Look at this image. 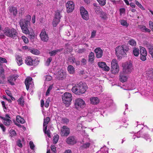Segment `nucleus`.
Instances as JSON below:
<instances>
[{"mask_svg": "<svg viewBox=\"0 0 153 153\" xmlns=\"http://www.w3.org/2000/svg\"><path fill=\"white\" fill-rule=\"evenodd\" d=\"M31 19V16L27 15L25 19H21L20 21L19 24L22 30L23 33L28 34L29 33L28 26L30 25V21Z\"/></svg>", "mask_w": 153, "mask_h": 153, "instance_id": "nucleus-1", "label": "nucleus"}, {"mask_svg": "<svg viewBox=\"0 0 153 153\" xmlns=\"http://www.w3.org/2000/svg\"><path fill=\"white\" fill-rule=\"evenodd\" d=\"M88 88V87L86 84L80 82L74 86L71 91L75 94L80 95L84 93Z\"/></svg>", "mask_w": 153, "mask_h": 153, "instance_id": "nucleus-2", "label": "nucleus"}, {"mask_svg": "<svg viewBox=\"0 0 153 153\" xmlns=\"http://www.w3.org/2000/svg\"><path fill=\"white\" fill-rule=\"evenodd\" d=\"M4 33L6 36L13 39H16L18 36V31L13 28L6 27L4 30Z\"/></svg>", "mask_w": 153, "mask_h": 153, "instance_id": "nucleus-3", "label": "nucleus"}, {"mask_svg": "<svg viewBox=\"0 0 153 153\" xmlns=\"http://www.w3.org/2000/svg\"><path fill=\"white\" fill-rule=\"evenodd\" d=\"M72 95L71 94L68 92H66L62 96V99L63 103L67 107H68L70 105L72 101Z\"/></svg>", "mask_w": 153, "mask_h": 153, "instance_id": "nucleus-4", "label": "nucleus"}, {"mask_svg": "<svg viewBox=\"0 0 153 153\" xmlns=\"http://www.w3.org/2000/svg\"><path fill=\"white\" fill-rule=\"evenodd\" d=\"M115 51L118 59H121L124 53L123 46V45L117 46L115 49Z\"/></svg>", "mask_w": 153, "mask_h": 153, "instance_id": "nucleus-5", "label": "nucleus"}, {"mask_svg": "<svg viewBox=\"0 0 153 153\" xmlns=\"http://www.w3.org/2000/svg\"><path fill=\"white\" fill-rule=\"evenodd\" d=\"M75 108L77 109L84 108L85 105V101L81 98L76 99L75 101Z\"/></svg>", "mask_w": 153, "mask_h": 153, "instance_id": "nucleus-6", "label": "nucleus"}, {"mask_svg": "<svg viewBox=\"0 0 153 153\" xmlns=\"http://www.w3.org/2000/svg\"><path fill=\"white\" fill-rule=\"evenodd\" d=\"M62 16L60 15V11L57 10L55 12V17L52 22L53 26L56 27L60 22Z\"/></svg>", "mask_w": 153, "mask_h": 153, "instance_id": "nucleus-7", "label": "nucleus"}, {"mask_svg": "<svg viewBox=\"0 0 153 153\" xmlns=\"http://www.w3.org/2000/svg\"><path fill=\"white\" fill-rule=\"evenodd\" d=\"M50 120V118L49 117H47L44 118L43 123V131L45 134H47L48 136L51 137V133L49 130L47 131V124H48Z\"/></svg>", "mask_w": 153, "mask_h": 153, "instance_id": "nucleus-8", "label": "nucleus"}, {"mask_svg": "<svg viewBox=\"0 0 153 153\" xmlns=\"http://www.w3.org/2000/svg\"><path fill=\"white\" fill-rule=\"evenodd\" d=\"M133 70V67L131 62H126L125 63V74H130Z\"/></svg>", "mask_w": 153, "mask_h": 153, "instance_id": "nucleus-9", "label": "nucleus"}, {"mask_svg": "<svg viewBox=\"0 0 153 153\" xmlns=\"http://www.w3.org/2000/svg\"><path fill=\"white\" fill-rule=\"evenodd\" d=\"M25 63L28 65L36 66L38 64L37 61L36 59H33L30 56L27 57L25 59Z\"/></svg>", "mask_w": 153, "mask_h": 153, "instance_id": "nucleus-10", "label": "nucleus"}, {"mask_svg": "<svg viewBox=\"0 0 153 153\" xmlns=\"http://www.w3.org/2000/svg\"><path fill=\"white\" fill-rule=\"evenodd\" d=\"M56 77L59 80H62L65 78L66 76V73L62 69L59 70L56 74Z\"/></svg>", "mask_w": 153, "mask_h": 153, "instance_id": "nucleus-11", "label": "nucleus"}, {"mask_svg": "<svg viewBox=\"0 0 153 153\" xmlns=\"http://www.w3.org/2000/svg\"><path fill=\"white\" fill-rule=\"evenodd\" d=\"M80 14L82 18L84 20H87L89 19V15L88 11L83 7L80 8Z\"/></svg>", "mask_w": 153, "mask_h": 153, "instance_id": "nucleus-12", "label": "nucleus"}, {"mask_svg": "<svg viewBox=\"0 0 153 153\" xmlns=\"http://www.w3.org/2000/svg\"><path fill=\"white\" fill-rule=\"evenodd\" d=\"M66 7L68 13L72 12L74 8V2L72 1H68L66 4Z\"/></svg>", "mask_w": 153, "mask_h": 153, "instance_id": "nucleus-13", "label": "nucleus"}, {"mask_svg": "<svg viewBox=\"0 0 153 153\" xmlns=\"http://www.w3.org/2000/svg\"><path fill=\"white\" fill-rule=\"evenodd\" d=\"M0 118L4 120L3 122L6 126H9L12 123V121L10 119V118L8 114L6 115L5 117H2L0 116Z\"/></svg>", "mask_w": 153, "mask_h": 153, "instance_id": "nucleus-14", "label": "nucleus"}, {"mask_svg": "<svg viewBox=\"0 0 153 153\" xmlns=\"http://www.w3.org/2000/svg\"><path fill=\"white\" fill-rule=\"evenodd\" d=\"M70 133V129L66 126H63L60 130V134L62 136H68Z\"/></svg>", "mask_w": 153, "mask_h": 153, "instance_id": "nucleus-15", "label": "nucleus"}, {"mask_svg": "<svg viewBox=\"0 0 153 153\" xmlns=\"http://www.w3.org/2000/svg\"><path fill=\"white\" fill-rule=\"evenodd\" d=\"M25 84L27 90H28L29 87H32L33 84L32 81V78L30 77H27L25 81Z\"/></svg>", "mask_w": 153, "mask_h": 153, "instance_id": "nucleus-16", "label": "nucleus"}, {"mask_svg": "<svg viewBox=\"0 0 153 153\" xmlns=\"http://www.w3.org/2000/svg\"><path fill=\"white\" fill-rule=\"evenodd\" d=\"M40 36L41 40L44 42H46L48 40L49 37L46 33L45 30H42L40 34Z\"/></svg>", "mask_w": 153, "mask_h": 153, "instance_id": "nucleus-17", "label": "nucleus"}, {"mask_svg": "<svg viewBox=\"0 0 153 153\" xmlns=\"http://www.w3.org/2000/svg\"><path fill=\"white\" fill-rule=\"evenodd\" d=\"M18 77L17 74L9 76L7 78V81L11 85H14V82Z\"/></svg>", "mask_w": 153, "mask_h": 153, "instance_id": "nucleus-18", "label": "nucleus"}, {"mask_svg": "<svg viewBox=\"0 0 153 153\" xmlns=\"http://www.w3.org/2000/svg\"><path fill=\"white\" fill-rule=\"evenodd\" d=\"M9 11L11 15L14 16H16L17 14V8L13 6H10L8 7Z\"/></svg>", "mask_w": 153, "mask_h": 153, "instance_id": "nucleus-19", "label": "nucleus"}, {"mask_svg": "<svg viewBox=\"0 0 153 153\" xmlns=\"http://www.w3.org/2000/svg\"><path fill=\"white\" fill-rule=\"evenodd\" d=\"M98 65L99 67L102 68L104 70L107 71L110 69L109 67L106 65L105 63L103 62H98Z\"/></svg>", "mask_w": 153, "mask_h": 153, "instance_id": "nucleus-20", "label": "nucleus"}, {"mask_svg": "<svg viewBox=\"0 0 153 153\" xmlns=\"http://www.w3.org/2000/svg\"><path fill=\"white\" fill-rule=\"evenodd\" d=\"M96 54V56L97 58H100L102 55L103 51L100 48H97L94 50Z\"/></svg>", "mask_w": 153, "mask_h": 153, "instance_id": "nucleus-21", "label": "nucleus"}, {"mask_svg": "<svg viewBox=\"0 0 153 153\" xmlns=\"http://www.w3.org/2000/svg\"><path fill=\"white\" fill-rule=\"evenodd\" d=\"M16 62L19 66H20L23 63L22 58V56L19 55H16Z\"/></svg>", "mask_w": 153, "mask_h": 153, "instance_id": "nucleus-22", "label": "nucleus"}, {"mask_svg": "<svg viewBox=\"0 0 153 153\" xmlns=\"http://www.w3.org/2000/svg\"><path fill=\"white\" fill-rule=\"evenodd\" d=\"M90 100L91 103L93 105H97L100 102V100L97 97H91Z\"/></svg>", "mask_w": 153, "mask_h": 153, "instance_id": "nucleus-23", "label": "nucleus"}, {"mask_svg": "<svg viewBox=\"0 0 153 153\" xmlns=\"http://www.w3.org/2000/svg\"><path fill=\"white\" fill-rule=\"evenodd\" d=\"M66 142L69 144L73 145L76 143V141L74 137H69L67 139Z\"/></svg>", "mask_w": 153, "mask_h": 153, "instance_id": "nucleus-24", "label": "nucleus"}, {"mask_svg": "<svg viewBox=\"0 0 153 153\" xmlns=\"http://www.w3.org/2000/svg\"><path fill=\"white\" fill-rule=\"evenodd\" d=\"M119 79L120 81L123 83V86H120L121 88L124 89V72L123 71L120 73L119 76Z\"/></svg>", "mask_w": 153, "mask_h": 153, "instance_id": "nucleus-25", "label": "nucleus"}, {"mask_svg": "<svg viewBox=\"0 0 153 153\" xmlns=\"http://www.w3.org/2000/svg\"><path fill=\"white\" fill-rule=\"evenodd\" d=\"M111 73L114 74L118 73L119 71V66H111Z\"/></svg>", "mask_w": 153, "mask_h": 153, "instance_id": "nucleus-26", "label": "nucleus"}, {"mask_svg": "<svg viewBox=\"0 0 153 153\" xmlns=\"http://www.w3.org/2000/svg\"><path fill=\"white\" fill-rule=\"evenodd\" d=\"M94 54L93 53L91 52L88 56V61L91 64L94 62Z\"/></svg>", "mask_w": 153, "mask_h": 153, "instance_id": "nucleus-27", "label": "nucleus"}, {"mask_svg": "<svg viewBox=\"0 0 153 153\" xmlns=\"http://www.w3.org/2000/svg\"><path fill=\"white\" fill-rule=\"evenodd\" d=\"M103 88L101 86H97L95 87V92L97 94H99L102 92Z\"/></svg>", "mask_w": 153, "mask_h": 153, "instance_id": "nucleus-28", "label": "nucleus"}, {"mask_svg": "<svg viewBox=\"0 0 153 153\" xmlns=\"http://www.w3.org/2000/svg\"><path fill=\"white\" fill-rule=\"evenodd\" d=\"M125 90H131L135 88L134 86L131 83H126Z\"/></svg>", "mask_w": 153, "mask_h": 153, "instance_id": "nucleus-29", "label": "nucleus"}, {"mask_svg": "<svg viewBox=\"0 0 153 153\" xmlns=\"http://www.w3.org/2000/svg\"><path fill=\"white\" fill-rule=\"evenodd\" d=\"M146 74L148 76V79H152L153 80V69L150 70L147 72Z\"/></svg>", "mask_w": 153, "mask_h": 153, "instance_id": "nucleus-30", "label": "nucleus"}, {"mask_svg": "<svg viewBox=\"0 0 153 153\" xmlns=\"http://www.w3.org/2000/svg\"><path fill=\"white\" fill-rule=\"evenodd\" d=\"M146 74L148 76V79H152L153 80V69L150 70L147 72Z\"/></svg>", "mask_w": 153, "mask_h": 153, "instance_id": "nucleus-31", "label": "nucleus"}, {"mask_svg": "<svg viewBox=\"0 0 153 153\" xmlns=\"http://www.w3.org/2000/svg\"><path fill=\"white\" fill-rule=\"evenodd\" d=\"M63 50L62 48H61L59 49H56L54 50L49 52V54H50L51 56H55L56 53L59 52H60Z\"/></svg>", "mask_w": 153, "mask_h": 153, "instance_id": "nucleus-32", "label": "nucleus"}, {"mask_svg": "<svg viewBox=\"0 0 153 153\" xmlns=\"http://www.w3.org/2000/svg\"><path fill=\"white\" fill-rule=\"evenodd\" d=\"M68 71L70 74H73L75 71L74 68L71 65H69L68 66Z\"/></svg>", "mask_w": 153, "mask_h": 153, "instance_id": "nucleus-33", "label": "nucleus"}, {"mask_svg": "<svg viewBox=\"0 0 153 153\" xmlns=\"http://www.w3.org/2000/svg\"><path fill=\"white\" fill-rule=\"evenodd\" d=\"M16 120L18 123L22 124L24 123L25 122V120L19 115L16 116Z\"/></svg>", "mask_w": 153, "mask_h": 153, "instance_id": "nucleus-34", "label": "nucleus"}, {"mask_svg": "<svg viewBox=\"0 0 153 153\" xmlns=\"http://www.w3.org/2000/svg\"><path fill=\"white\" fill-rule=\"evenodd\" d=\"M139 49L135 47L133 48V53L135 56H137L139 54Z\"/></svg>", "mask_w": 153, "mask_h": 153, "instance_id": "nucleus-35", "label": "nucleus"}, {"mask_svg": "<svg viewBox=\"0 0 153 153\" xmlns=\"http://www.w3.org/2000/svg\"><path fill=\"white\" fill-rule=\"evenodd\" d=\"M97 153H108V149L105 147L101 148L100 150Z\"/></svg>", "mask_w": 153, "mask_h": 153, "instance_id": "nucleus-36", "label": "nucleus"}, {"mask_svg": "<svg viewBox=\"0 0 153 153\" xmlns=\"http://www.w3.org/2000/svg\"><path fill=\"white\" fill-rule=\"evenodd\" d=\"M139 28L143 32H150L151 31L150 29L146 28V26L143 25L140 26Z\"/></svg>", "mask_w": 153, "mask_h": 153, "instance_id": "nucleus-37", "label": "nucleus"}, {"mask_svg": "<svg viewBox=\"0 0 153 153\" xmlns=\"http://www.w3.org/2000/svg\"><path fill=\"white\" fill-rule=\"evenodd\" d=\"M140 55H147L146 51L145 48L143 47L140 48Z\"/></svg>", "mask_w": 153, "mask_h": 153, "instance_id": "nucleus-38", "label": "nucleus"}, {"mask_svg": "<svg viewBox=\"0 0 153 153\" xmlns=\"http://www.w3.org/2000/svg\"><path fill=\"white\" fill-rule=\"evenodd\" d=\"M59 136L58 134L55 135L53 137V143L56 144L58 141L59 139Z\"/></svg>", "mask_w": 153, "mask_h": 153, "instance_id": "nucleus-39", "label": "nucleus"}, {"mask_svg": "<svg viewBox=\"0 0 153 153\" xmlns=\"http://www.w3.org/2000/svg\"><path fill=\"white\" fill-rule=\"evenodd\" d=\"M53 87V86L52 85H51L49 86L46 93V96H48L50 95V92L52 90Z\"/></svg>", "mask_w": 153, "mask_h": 153, "instance_id": "nucleus-40", "label": "nucleus"}, {"mask_svg": "<svg viewBox=\"0 0 153 153\" xmlns=\"http://www.w3.org/2000/svg\"><path fill=\"white\" fill-rule=\"evenodd\" d=\"M143 137L147 141L150 142L151 141V139L150 138L149 135L148 134H146L144 135Z\"/></svg>", "mask_w": 153, "mask_h": 153, "instance_id": "nucleus-41", "label": "nucleus"}, {"mask_svg": "<svg viewBox=\"0 0 153 153\" xmlns=\"http://www.w3.org/2000/svg\"><path fill=\"white\" fill-rule=\"evenodd\" d=\"M128 44L132 46H135L136 45V41L133 39H130L128 41Z\"/></svg>", "mask_w": 153, "mask_h": 153, "instance_id": "nucleus-42", "label": "nucleus"}, {"mask_svg": "<svg viewBox=\"0 0 153 153\" xmlns=\"http://www.w3.org/2000/svg\"><path fill=\"white\" fill-rule=\"evenodd\" d=\"M111 66H119L117 63V60L116 59H113L111 62Z\"/></svg>", "mask_w": 153, "mask_h": 153, "instance_id": "nucleus-43", "label": "nucleus"}, {"mask_svg": "<svg viewBox=\"0 0 153 153\" xmlns=\"http://www.w3.org/2000/svg\"><path fill=\"white\" fill-rule=\"evenodd\" d=\"M30 52L33 54L38 55L39 53V51L36 49H33L30 50Z\"/></svg>", "mask_w": 153, "mask_h": 153, "instance_id": "nucleus-44", "label": "nucleus"}, {"mask_svg": "<svg viewBox=\"0 0 153 153\" xmlns=\"http://www.w3.org/2000/svg\"><path fill=\"white\" fill-rule=\"evenodd\" d=\"M135 2L136 4L140 9L143 10H145V8L143 7L141 4L140 3L137 1L135 0Z\"/></svg>", "mask_w": 153, "mask_h": 153, "instance_id": "nucleus-45", "label": "nucleus"}, {"mask_svg": "<svg viewBox=\"0 0 153 153\" xmlns=\"http://www.w3.org/2000/svg\"><path fill=\"white\" fill-rule=\"evenodd\" d=\"M18 104L21 105H23L24 104V100L23 99L22 97H20L17 101Z\"/></svg>", "mask_w": 153, "mask_h": 153, "instance_id": "nucleus-46", "label": "nucleus"}, {"mask_svg": "<svg viewBox=\"0 0 153 153\" xmlns=\"http://www.w3.org/2000/svg\"><path fill=\"white\" fill-rule=\"evenodd\" d=\"M101 6H104L106 4V0H97Z\"/></svg>", "mask_w": 153, "mask_h": 153, "instance_id": "nucleus-47", "label": "nucleus"}, {"mask_svg": "<svg viewBox=\"0 0 153 153\" xmlns=\"http://www.w3.org/2000/svg\"><path fill=\"white\" fill-rule=\"evenodd\" d=\"M62 122L65 124H67L69 122V120L66 118H63L62 119Z\"/></svg>", "mask_w": 153, "mask_h": 153, "instance_id": "nucleus-48", "label": "nucleus"}, {"mask_svg": "<svg viewBox=\"0 0 153 153\" xmlns=\"http://www.w3.org/2000/svg\"><path fill=\"white\" fill-rule=\"evenodd\" d=\"M52 60V58L51 57H49L45 63V65L47 66L50 65V63Z\"/></svg>", "mask_w": 153, "mask_h": 153, "instance_id": "nucleus-49", "label": "nucleus"}, {"mask_svg": "<svg viewBox=\"0 0 153 153\" xmlns=\"http://www.w3.org/2000/svg\"><path fill=\"white\" fill-rule=\"evenodd\" d=\"M90 145V143L88 142L83 144L81 147L84 149H86L89 147Z\"/></svg>", "mask_w": 153, "mask_h": 153, "instance_id": "nucleus-50", "label": "nucleus"}, {"mask_svg": "<svg viewBox=\"0 0 153 153\" xmlns=\"http://www.w3.org/2000/svg\"><path fill=\"white\" fill-rule=\"evenodd\" d=\"M147 47L149 50V52L152 50H153V46L152 45L150 44H147Z\"/></svg>", "mask_w": 153, "mask_h": 153, "instance_id": "nucleus-51", "label": "nucleus"}, {"mask_svg": "<svg viewBox=\"0 0 153 153\" xmlns=\"http://www.w3.org/2000/svg\"><path fill=\"white\" fill-rule=\"evenodd\" d=\"M94 10L97 13H99L100 12V7L99 6L96 7L94 8Z\"/></svg>", "mask_w": 153, "mask_h": 153, "instance_id": "nucleus-52", "label": "nucleus"}, {"mask_svg": "<svg viewBox=\"0 0 153 153\" xmlns=\"http://www.w3.org/2000/svg\"><path fill=\"white\" fill-rule=\"evenodd\" d=\"M10 136H11L12 137L15 136L16 135V131L13 130H11L10 131Z\"/></svg>", "mask_w": 153, "mask_h": 153, "instance_id": "nucleus-53", "label": "nucleus"}, {"mask_svg": "<svg viewBox=\"0 0 153 153\" xmlns=\"http://www.w3.org/2000/svg\"><path fill=\"white\" fill-rule=\"evenodd\" d=\"M147 55H140V59L143 61H145L146 60V56Z\"/></svg>", "mask_w": 153, "mask_h": 153, "instance_id": "nucleus-54", "label": "nucleus"}, {"mask_svg": "<svg viewBox=\"0 0 153 153\" xmlns=\"http://www.w3.org/2000/svg\"><path fill=\"white\" fill-rule=\"evenodd\" d=\"M17 145L19 147L21 148L22 147V144L20 140H19L16 142Z\"/></svg>", "mask_w": 153, "mask_h": 153, "instance_id": "nucleus-55", "label": "nucleus"}, {"mask_svg": "<svg viewBox=\"0 0 153 153\" xmlns=\"http://www.w3.org/2000/svg\"><path fill=\"white\" fill-rule=\"evenodd\" d=\"M29 145L30 149H34L35 147V146L33 143V142L30 141L29 142Z\"/></svg>", "mask_w": 153, "mask_h": 153, "instance_id": "nucleus-56", "label": "nucleus"}, {"mask_svg": "<svg viewBox=\"0 0 153 153\" xmlns=\"http://www.w3.org/2000/svg\"><path fill=\"white\" fill-rule=\"evenodd\" d=\"M100 16L102 18L104 19H105L107 17L106 14L104 12H102L100 14Z\"/></svg>", "mask_w": 153, "mask_h": 153, "instance_id": "nucleus-57", "label": "nucleus"}, {"mask_svg": "<svg viewBox=\"0 0 153 153\" xmlns=\"http://www.w3.org/2000/svg\"><path fill=\"white\" fill-rule=\"evenodd\" d=\"M45 79L46 81H49L52 79V77L49 75H47L45 76Z\"/></svg>", "mask_w": 153, "mask_h": 153, "instance_id": "nucleus-58", "label": "nucleus"}, {"mask_svg": "<svg viewBox=\"0 0 153 153\" xmlns=\"http://www.w3.org/2000/svg\"><path fill=\"white\" fill-rule=\"evenodd\" d=\"M22 38L25 43H28V40L26 37L24 36H22Z\"/></svg>", "mask_w": 153, "mask_h": 153, "instance_id": "nucleus-59", "label": "nucleus"}, {"mask_svg": "<svg viewBox=\"0 0 153 153\" xmlns=\"http://www.w3.org/2000/svg\"><path fill=\"white\" fill-rule=\"evenodd\" d=\"M0 62L1 63L7 62V60L4 58L0 57Z\"/></svg>", "mask_w": 153, "mask_h": 153, "instance_id": "nucleus-60", "label": "nucleus"}, {"mask_svg": "<svg viewBox=\"0 0 153 153\" xmlns=\"http://www.w3.org/2000/svg\"><path fill=\"white\" fill-rule=\"evenodd\" d=\"M51 149L52 152H53L54 153H55L56 152V147L55 146L53 145H52L51 146Z\"/></svg>", "mask_w": 153, "mask_h": 153, "instance_id": "nucleus-61", "label": "nucleus"}, {"mask_svg": "<svg viewBox=\"0 0 153 153\" xmlns=\"http://www.w3.org/2000/svg\"><path fill=\"white\" fill-rule=\"evenodd\" d=\"M149 25L150 28L153 31V23L152 21H150L149 22Z\"/></svg>", "mask_w": 153, "mask_h": 153, "instance_id": "nucleus-62", "label": "nucleus"}, {"mask_svg": "<svg viewBox=\"0 0 153 153\" xmlns=\"http://www.w3.org/2000/svg\"><path fill=\"white\" fill-rule=\"evenodd\" d=\"M0 127L2 129L3 132H4L6 130V128L3 124H0Z\"/></svg>", "mask_w": 153, "mask_h": 153, "instance_id": "nucleus-63", "label": "nucleus"}, {"mask_svg": "<svg viewBox=\"0 0 153 153\" xmlns=\"http://www.w3.org/2000/svg\"><path fill=\"white\" fill-rule=\"evenodd\" d=\"M96 33V31L95 30H93L91 33V38H93L95 36Z\"/></svg>", "mask_w": 153, "mask_h": 153, "instance_id": "nucleus-64", "label": "nucleus"}]
</instances>
